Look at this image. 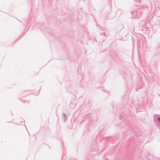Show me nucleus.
<instances>
[{
    "mask_svg": "<svg viewBox=\"0 0 160 160\" xmlns=\"http://www.w3.org/2000/svg\"><path fill=\"white\" fill-rule=\"evenodd\" d=\"M158 121L160 122V118H158Z\"/></svg>",
    "mask_w": 160,
    "mask_h": 160,
    "instance_id": "obj_1",
    "label": "nucleus"
}]
</instances>
